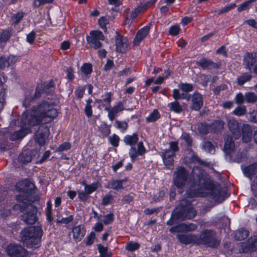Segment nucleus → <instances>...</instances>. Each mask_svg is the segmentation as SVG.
<instances>
[{"label": "nucleus", "instance_id": "nucleus-33", "mask_svg": "<svg viewBox=\"0 0 257 257\" xmlns=\"http://www.w3.org/2000/svg\"><path fill=\"white\" fill-rule=\"evenodd\" d=\"M172 96L176 100H177L179 99H183L187 100H189L192 97L191 94H188V92H184L181 94L180 93L179 90L177 89L173 90Z\"/></svg>", "mask_w": 257, "mask_h": 257}, {"label": "nucleus", "instance_id": "nucleus-29", "mask_svg": "<svg viewBox=\"0 0 257 257\" xmlns=\"http://www.w3.org/2000/svg\"><path fill=\"white\" fill-rule=\"evenodd\" d=\"M244 175L250 179L257 173V163L250 165L242 168Z\"/></svg>", "mask_w": 257, "mask_h": 257}, {"label": "nucleus", "instance_id": "nucleus-48", "mask_svg": "<svg viewBox=\"0 0 257 257\" xmlns=\"http://www.w3.org/2000/svg\"><path fill=\"white\" fill-rule=\"evenodd\" d=\"M111 94L110 92L107 93L104 98L102 99H97L96 100V102L100 105H105L103 103H107L108 105H109L111 101Z\"/></svg>", "mask_w": 257, "mask_h": 257}, {"label": "nucleus", "instance_id": "nucleus-22", "mask_svg": "<svg viewBox=\"0 0 257 257\" xmlns=\"http://www.w3.org/2000/svg\"><path fill=\"white\" fill-rule=\"evenodd\" d=\"M42 92L43 90L42 89L37 87L34 96H29V94H27L23 101V105L26 108L29 107L34 99H37L41 96Z\"/></svg>", "mask_w": 257, "mask_h": 257}, {"label": "nucleus", "instance_id": "nucleus-23", "mask_svg": "<svg viewBox=\"0 0 257 257\" xmlns=\"http://www.w3.org/2000/svg\"><path fill=\"white\" fill-rule=\"evenodd\" d=\"M34 187V184L28 180L20 181L16 185V187L18 191L22 192H26L28 190L32 191V189Z\"/></svg>", "mask_w": 257, "mask_h": 257}, {"label": "nucleus", "instance_id": "nucleus-21", "mask_svg": "<svg viewBox=\"0 0 257 257\" xmlns=\"http://www.w3.org/2000/svg\"><path fill=\"white\" fill-rule=\"evenodd\" d=\"M177 237L182 243L188 244H196L197 235L195 234H177Z\"/></svg>", "mask_w": 257, "mask_h": 257}, {"label": "nucleus", "instance_id": "nucleus-7", "mask_svg": "<svg viewBox=\"0 0 257 257\" xmlns=\"http://www.w3.org/2000/svg\"><path fill=\"white\" fill-rule=\"evenodd\" d=\"M220 241L216 236L214 230L206 229L202 231L199 235H197L196 244H202L211 248L217 247Z\"/></svg>", "mask_w": 257, "mask_h": 257}, {"label": "nucleus", "instance_id": "nucleus-49", "mask_svg": "<svg viewBox=\"0 0 257 257\" xmlns=\"http://www.w3.org/2000/svg\"><path fill=\"white\" fill-rule=\"evenodd\" d=\"M99 130L104 137H106L110 133L109 127L106 123H102L99 127Z\"/></svg>", "mask_w": 257, "mask_h": 257}, {"label": "nucleus", "instance_id": "nucleus-44", "mask_svg": "<svg viewBox=\"0 0 257 257\" xmlns=\"http://www.w3.org/2000/svg\"><path fill=\"white\" fill-rule=\"evenodd\" d=\"M98 249L100 253L99 257H111V253L108 251L107 247H104L101 244H98Z\"/></svg>", "mask_w": 257, "mask_h": 257}, {"label": "nucleus", "instance_id": "nucleus-12", "mask_svg": "<svg viewBox=\"0 0 257 257\" xmlns=\"http://www.w3.org/2000/svg\"><path fill=\"white\" fill-rule=\"evenodd\" d=\"M49 135V128L47 126L41 125L34 135L35 142L39 146H42L45 145L46 140Z\"/></svg>", "mask_w": 257, "mask_h": 257}, {"label": "nucleus", "instance_id": "nucleus-56", "mask_svg": "<svg viewBox=\"0 0 257 257\" xmlns=\"http://www.w3.org/2000/svg\"><path fill=\"white\" fill-rule=\"evenodd\" d=\"M233 249V245L230 242H225L223 244V251L226 254H231Z\"/></svg>", "mask_w": 257, "mask_h": 257}, {"label": "nucleus", "instance_id": "nucleus-63", "mask_svg": "<svg viewBox=\"0 0 257 257\" xmlns=\"http://www.w3.org/2000/svg\"><path fill=\"white\" fill-rule=\"evenodd\" d=\"M114 220V216L113 213H110L105 215L104 218L103 223L105 224H110Z\"/></svg>", "mask_w": 257, "mask_h": 257}, {"label": "nucleus", "instance_id": "nucleus-5", "mask_svg": "<svg viewBox=\"0 0 257 257\" xmlns=\"http://www.w3.org/2000/svg\"><path fill=\"white\" fill-rule=\"evenodd\" d=\"M42 235L40 226L26 227L21 231V241L27 247L37 248L40 245Z\"/></svg>", "mask_w": 257, "mask_h": 257}, {"label": "nucleus", "instance_id": "nucleus-4", "mask_svg": "<svg viewBox=\"0 0 257 257\" xmlns=\"http://www.w3.org/2000/svg\"><path fill=\"white\" fill-rule=\"evenodd\" d=\"M196 214V211L190 202L186 199H183L180 201L179 205L172 212L171 218L167 221V224L171 226L176 223L178 220L191 219Z\"/></svg>", "mask_w": 257, "mask_h": 257}, {"label": "nucleus", "instance_id": "nucleus-1", "mask_svg": "<svg viewBox=\"0 0 257 257\" xmlns=\"http://www.w3.org/2000/svg\"><path fill=\"white\" fill-rule=\"evenodd\" d=\"M194 173V169L193 170ZM207 190L211 197L218 202H222L225 199L226 192L219 185H216L203 172L199 171L195 176L193 174V180L190 182L187 194L189 197L202 196V191Z\"/></svg>", "mask_w": 257, "mask_h": 257}, {"label": "nucleus", "instance_id": "nucleus-13", "mask_svg": "<svg viewBox=\"0 0 257 257\" xmlns=\"http://www.w3.org/2000/svg\"><path fill=\"white\" fill-rule=\"evenodd\" d=\"M8 254L11 257H26L28 255L27 250L20 245H9L7 249Z\"/></svg>", "mask_w": 257, "mask_h": 257}, {"label": "nucleus", "instance_id": "nucleus-35", "mask_svg": "<svg viewBox=\"0 0 257 257\" xmlns=\"http://www.w3.org/2000/svg\"><path fill=\"white\" fill-rule=\"evenodd\" d=\"M155 2V0H152L143 5L141 4L135 9L134 12L136 14L137 16H138L141 12L145 11L147 10V9L152 6Z\"/></svg>", "mask_w": 257, "mask_h": 257}, {"label": "nucleus", "instance_id": "nucleus-11", "mask_svg": "<svg viewBox=\"0 0 257 257\" xmlns=\"http://www.w3.org/2000/svg\"><path fill=\"white\" fill-rule=\"evenodd\" d=\"M90 36H87L86 40L90 46L95 49L102 47L100 40H104V36L100 31H92L90 33Z\"/></svg>", "mask_w": 257, "mask_h": 257}, {"label": "nucleus", "instance_id": "nucleus-34", "mask_svg": "<svg viewBox=\"0 0 257 257\" xmlns=\"http://www.w3.org/2000/svg\"><path fill=\"white\" fill-rule=\"evenodd\" d=\"M252 78V75L247 73H244L237 77L236 83L239 86L243 85L245 83L249 81Z\"/></svg>", "mask_w": 257, "mask_h": 257}, {"label": "nucleus", "instance_id": "nucleus-52", "mask_svg": "<svg viewBox=\"0 0 257 257\" xmlns=\"http://www.w3.org/2000/svg\"><path fill=\"white\" fill-rule=\"evenodd\" d=\"M199 131L203 134H206L207 133L210 132V124L203 123H201L198 125Z\"/></svg>", "mask_w": 257, "mask_h": 257}, {"label": "nucleus", "instance_id": "nucleus-46", "mask_svg": "<svg viewBox=\"0 0 257 257\" xmlns=\"http://www.w3.org/2000/svg\"><path fill=\"white\" fill-rule=\"evenodd\" d=\"M11 56L10 57H0V68L4 69L6 67H8L10 66V59L11 58Z\"/></svg>", "mask_w": 257, "mask_h": 257}, {"label": "nucleus", "instance_id": "nucleus-64", "mask_svg": "<svg viewBox=\"0 0 257 257\" xmlns=\"http://www.w3.org/2000/svg\"><path fill=\"white\" fill-rule=\"evenodd\" d=\"M95 238V233L94 232H91L86 238V244L88 245H90L92 244L94 242Z\"/></svg>", "mask_w": 257, "mask_h": 257}, {"label": "nucleus", "instance_id": "nucleus-19", "mask_svg": "<svg viewBox=\"0 0 257 257\" xmlns=\"http://www.w3.org/2000/svg\"><path fill=\"white\" fill-rule=\"evenodd\" d=\"M116 50L117 52L124 53L128 46L127 39L126 37L117 34L115 38Z\"/></svg>", "mask_w": 257, "mask_h": 257}, {"label": "nucleus", "instance_id": "nucleus-58", "mask_svg": "<svg viewBox=\"0 0 257 257\" xmlns=\"http://www.w3.org/2000/svg\"><path fill=\"white\" fill-rule=\"evenodd\" d=\"M115 126L117 128L120 129L122 132H123L127 129L128 124L125 121H120L118 120H116L115 122Z\"/></svg>", "mask_w": 257, "mask_h": 257}, {"label": "nucleus", "instance_id": "nucleus-41", "mask_svg": "<svg viewBox=\"0 0 257 257\" xmlns=\"http://www.w3.org/2000/svg\"><path fill=\"white\" fill-rule=\"evenodd\" d=\"M169 106L171 110L176 113H180L183 110L182 106L176 100L175 101L169 103Z\"/></svg>", "mask_w": 257, "mask_h": 257}, {"label": "nucleus", "instance_id": "nucleus-9", "mask_svg": "<svg viewBox=\"0 0 257 257\" xmlns=\"http://www.w3.org/2000/svg\"><path fill=\"white\" fill-rule=\"evenodd\" d=\"M189 172L184 167H178L173 174L174 184L178 188H182L186 184Z\"/></svg>", "mask_w": 257, "mask_h": 257}, {"label": "nucleus", "instance_id": "nucleus-2", "mask_svg": "<svg viewBox=\"0 0 257 257\" xmlns=\"http://www.w3.org/2000/svg\"><path fill=\"white\" fill-rule=\"evenodd\" d=\"M55 104L50 101L43 100L33 109L23 113L22 120L26 125L34 126L51 122L58 115V111L54 107Z\"/></svg>", "mask_w": 257, "mask_h": 257}, {"label": "nucleus", "instance_id": "nucleus-10", "mask_svg": "<svg viewBox=\"0 0 257 257\" xmlns=\"http://www.w3.org/2000/svg\"><path fill=\"white\" fill-rule=\"evenodd\" d=\"M239 250L241 252L251 253V256L256 254L257 250V234L251 236L247 241L242 242Z\"/></svg>", "mask_w": 257, "mask_h": 257}, {"label": "nucleus", "instance_id": "nucleus-26", "mask_svg": "<svg viewBox=\"0 0 257 257\" xmlns=\"http://www.w3.org/2000/svg\"><path fill=\"white\" fill-rule=\"evenodd\" d=\"M124 106L122 102H118L116 105L113 106L109 111L108 117L111 121H113L117 116L118 113L124 109Z\"/></svg>", "mask_w": 257, "mask_h": 257}, {"label": "nucleus", "instance_id": "nucleus-47", "mask_svg": "<svg viewBox=\"0 0 257 257\" xmlns=\"http://www.w3.org/2000/svg\"><path fill=\"white\" fill-rule=\"evenodd\" d=\"M81 71L86 75L90 74L92 71V66L90 63H85L81 67Z\"/></svg>", "mask_w": 257, "mask_h": 257}, {"label": "nucleus", "instance_id": "nucleus-38", "mask_svg": "<svg viewBox=\"0 0 257 257\" xmlns=\"http://www.w3.org/2000/svg\"><path fill=\"white\" fill-rule=\"evenodd\" d=\"M25 13L23 12H19L13 15L11 17L12 24L16 26L18 25L24 17Z\"/></svg>", "mask_w": 257, "mask_h": 257}, {"label": "nucleus", "instance_id": "nucleus-54", "mask_svg": "<svg viewBox=\"0 0 257 257\" xmlns=\"http://www.w3.org/2000/svg\"><path fill=\"white\" fill-rule=\"evenodd\" d=\"M97 189V183H93L91 185H85V191L88 194H90L94 191H96Z\"/></svg>", "mask_w": 257, "mask_h": 257}, {"label": "nucleus", "instance_id": "nucleus-17", "mask_svg": "<svg viewBox=\"0 0 257 257\" xmlns=\"http://www.w3.org/2000/svg\"><path fill=\"white\" fill-rule=\"evenodd\" d=\"M228 126L231 133L232 137L235 140L239 139L241 136V133L237 120L234 118L228 119Z\"/></svg>", "mask_w": 257, "mask_h": 257}, {"label": "nucleus", "instance_id": "nucleus-32", "mask_svg": "<svg viewBox=\"0 0 257 257\" xmlns=\"http://www.w3.org/2000/svg\"><path fill=\"white\" fill-rule=\"evenodd\" d=\"M225 144L224 149L226 153H230L233 150L234 147V142L232 140V138L227 135L225 137Z\"/></svg>", "mask_w": 257, "mask_h": 257}, {"label": "nucleus", "instance_id": "nucleus-50", "mask_svg": "<svg viewBox=\"0 0 257 257\" xmlns=\"http://www.w3.org/2000/svg\"><path fill=\"white\" fill-rule=\"evenodd\" d=\"M108 20L105 17H101L98 20V24L104 32H106L107 31L106 25L108 24Z\"/></svg>", "mask_w": 257, "mask_h": 257}, {"label": "nucleus", "instance_id": "nucleus-6", "mask_svg": "<svg viewBox=\"0 0 257 257\" xmlns=\"http://www.w3.org/2000/svg\"><path fill=\"white\" fill-rule=\"evenodd\" d=\"M138 140V135L136 133H134L132 135H127L123 139L126 145L132 146L129 151V155L133 162L136 160L139 156H142L146 152V149L142 142L138 144L137 149L133 146L137 143Z\"/></svg>", "mask_w": 257, "mask_h": 257}, {"label": "nucleus", "instance_id": "nucleus-55", "mask_svg": "<svg viewBox=\"0 0 257 257\" xmlns=\"http://www.w3.org/2000/svg\"><path fill=\"white\" fill-rule=\"evenodd\" d=\"M108 140L110 144L113 147H116L118 146L119 138L116 135L113 134L112 136H110Z\"/></svg>", "mask_w": 257, "mask_h": 257}, {"label": "nucleus", "instance_id": "nucleus-15", "mask_svg": "<svg viewBox=\"0 0 257 257\" xmlns=\"http://www.w3.org/2000/svg\"><path fill=\"white\" fill-rule=\"evenodd\" d=\"M196 64L201 67L203 70L217 69L221 65L220 63H214L212 60L207 59L205 58H202L199 61L196 62Z\"/></svg>", "mask_w": 257, "mask_h": 257}, {"label": "nucleus", "instance_id": "nucleus-40", "mask_svg": "<svg viewBox=\"0 0 257 257\" xmlns=\"http://www.w3.org/2000/svg\"><path fill=\"white\" fill-rule=\"evenodd\" d=\"M245 101L249 103H255L257 102V95L253 92L245 93Z\"/></svg>", "mask_w": 257, "mask_h": 257}, {"label": "nucleus", "instance_id": "nucleus-61", "mask_svg": "<svg viewBox=\"0 0 257 257\" xmlns=\"http://www.w3.org/2000/svg\"><path fill=\"white\" fill-rule=\"evenodd\" d=\"M250 5L251 3L249 2V1L243 3L238 6L237 8V11L238 12H241L244 10H246L249 9Z\"/></svg>", "mask_w": 257, "mask_h": 257}, {"label": "nucleus", "instance_id": "nucleus-57", "mask_svg": "<svg viewBox=\"0 0 257 257\" xmlns=\"http://www.w3.org/2000/svg\"><path fill=\"white\" fill-rule=\"evenodd\" d=\"M234 101L236 104L241 105L245 101V94L243 95L240 92L237 93L235 96Z\"/></svg>", "mask_w": 257, "mask_h": 257}, {"label": "nucleus", "instance_id": "nucleus-42", "mask_svg": "<svg viewBox=\"0 0 257 257\" xmlns=\"http://www.w3.org/2000/svg\"><path fill=\"white\" fill-rule=\"evenodd\" d=\"M160 117V114L157 109H154L146 118L148 122H155Z\"/></svg>", "mask_w": 257, "mask_h": 257}, {"label": "nucleus", "instance_id": "nucleus-27", "mask_svg": "<svg viewBox=\"0 0 257 257\" xmlns=\"http://www.w3.org/2000/svg\"><path fill=\"white\" fill-rule=\"evenodd\" d=\"M30 126L28 123H27L26 125L23 123L22 121V120L21 119V127L19 131H16L13 134H12L11 136V140L12 141H16L19 139H21L23 138H24L26 135L27 134V132L24 129V127H26L27 126Z\"/></svg>", "mask_w": 257, "mask_h": 257}, {"label": "nucleus", "instance_id": "nucleus-53", "mask_svg": "<svg viewBox=\"0 0 257 257\" xmlns=\"http://www.w3.org/2000/svg\"><path fill=\"white\" fill-rule=\"evenodd\" d=\"M71 147V145L68 142H64L61 144L57 148L56 152L61 153L63 151H66L70 150Z\"/></svg>", "mask_w": 257, "mask_h": 257}, {"label": "nucleus", "instance_id": "nucleus-59", "mask_svg": "<svg viewBox=\"0 0 257 257\" xmlns=\"http://www.w3.org/2000/svg\"><path fill=\"white\" fill-rule=\"evenodd\" d=\"M235 156H229L230 160H232L233 162L239 163L242 161L243 155L241 152H238L235 155Z\"/></svg>", "mask_w": 257, "mask_h": 257}, {"label": "nucleus", "instance_id": "nucleus-3", "mask_svg": "<svg viewBox=\"0 0 257 257\" xmlns=\"http://www.w3.org/2000/svg\"><path fill=\"white\" fill-rule=\"evenodd\" d=\"M16 198L20 203L15 204L13 208L15 210H20L23 213L21 219L28 224L35 223L38 220L37 209L32 204V200L27 194H20Z\"/></svg>", "mask_w": 257, "mask_h": 257}, {"label": "nucleus", "instance_id": "nucleus-45", "mask_svg": "<svg viewBox=\"0 0 257 257\" xmlns=\"http://www.w3.org/2000/svg\"><path fill=\"white\" fill-rule=\"evenodd\" d=\"M179 87L184 92H189L193 90V85L189 83H182L179 84Z\"/></svg>", "mask_w": 257, "mask_h": 257}, {"label": "nucleus", "instance_id": "nucleus-31", "mask_svg": "<svg viewBox=\"0 0 257 257\" xmlns=\"http://www.w3.org/2000/svg\"><path fill=\"white\" fill-rule=\"evenodd\" d=\"M224 123L220 120H215L210 124V132L217 133L222 131L224 128Z\"/></svg>", "mask_w": 257, "mask_h": 257}, {"label": "nucleus", "instance_id": "nucleus-18", "mask_svg": "<svg viewBox=\"0 0 257 257\" xmlns=\"http://www.w3.org/2000/svg\"><path fill=\"white\" fill-rule=\"evenodd\" d=\"M192 104L190 108L196 111L199 110L203 104V99L202 95L198 93L195 92L191 97Z\"/></svg>", "mask_w": 257, "mask_h": 257}, {"label": "nucleus", "instance_id": "nucleus-43", "mask_svg": "<svg viewBox=\"0 0 257 257\" xmlns=\"http://www.w3.org/2000/svg\"><path fill=\"white\" fill-rule=\"evenodd\" d=\"M202 148L209 153L213 154L215 152L214 147L210 142L205 141L203 142Z\"/></svg>", "mask_w": 257, "mask_h": 257}, {"label": "nucleus", "instance_id": "nucleus-60", "mask_svg": "<svg viewBox=\"0 0 257 257\" xmlns=\"http://www.w3.org/2000/svg\"><path fill=\"white\" fill-rule=\"evenodd\" d=\"M140 247L139 243L137 242H130L126 245V248L129 251H135L138 249Z\"/></svg>", "mask_w": 257, "mask_h": 257}, {"label": "nucleus", "instance_id": "nucleus-37", "mask_svg": "<svg viewBox=\"0 0 257 257\" xmlns=\"http://www.w3.org/2000/svg\"><path fill=\"white\" fill-rule=\"evenodd\" d=\"M247 112L246 107L243 105H239L232 112V114L236 116H242Z\"/></svg>", "mask_w": 257, "mask_h": 257}, {"label": "nucleus", "instance_id": "nucleus-39", "mask_svg": "<svg viewBox=\"0 0 257 257\" xmlns=\"http://www.w3.org/2000/svg\"><path fill=\"white\" fill-rule=\"evenodd\" d=\"M249 235V232L247 230L241 229L237 231L235 233V238L237 240H242Z\"/></svg>", "mask_w": 257, "mask_h": 257}, {"label": "nucleus", "instance_id": "nucleus-16", "mask_svg": "<svg viewBox=\"0 0 257 257\" xmlns=\"http://www.w3.org/2000/svg\"><path fill=\"white\" fill-rule=\"evenodd\" d=\"M197 228V225L194 223H182L173 226L170 229L171 232H189L195 230Z\"/></svg>", "mask_w": 257, "mask_h": 257}, {"label": "nucleus", "instance_id": "nucleus-30", "mask_svg": "<svg viewBox=\"0 0 257 257\" xmlns=\"http://www.w3.org/2000/svg\"><path fill=\"white\" fill-rule=\"evenodd\" d=\"M32 159V153L30 150H25L20 154L18 160L22 163H28Z\"/></svg>", "mask_w": 257, "mask_h": 257}, {"label": "nucleus", "instance_id": "nucleus-36", "mask_svg": "<svg viewBox=\"0 0 257 257\" xmlns=\"http://www.w3.org/2000/svg\"><path fill=\"white\" fill-rule=\"evenodd\" d=\"M13 32V30L11 28L4 30L0 36V42L5 43L9 40Z\"/></svg>", "mask_w": 257, "mask_h": 257}, {"label": "nucleus", "instance_id": "nucleus-24", "mask_svg": "<svg viewBox=\"0 0 257 257\" xmlns=\"http://www.w3.org/2000/svg\"><path fill=\"white\" fill-rule=\"evenodd\" d=\"M242 141L244 143L249 142L252 137V131L251 126L248 124H244L242 127Z\"/></svg>", "mask_w": 257, "mask_h": 257}, {"label": "nucleus", "instance_id": "nucleus-62", "mask_svg": "<svg viewBox=\"0 0 257 257\" xmlns=\"http://www.w3.org/2000/svg\"><path fill=\"white\" fill-rule=\"evenodd\" d=\"M235 7H236L235 4H231L229 5H228V6L223 8L222 9H221L219 11L218 14L221 15V14L225 13L229 11L230 10L234 9Z\"/></svg>", "mask_w": 257, "mask_h": 257}, {"label": "nucleus", "instance_id": "nucleus-51", "mask_svg": "<svg viewBox=\"0 0 257 257\" xmlns=\"http://www.w3.org/2000/svg\"><path fill=\"white\" fill-rule=\"evenodd\" d=\"M181 139L183 140L187 144V146L191 147L193 142V139L191 136L188 133H183L181 137Z\"/></svg>", "mask_w": 257, "mask_h": 257}, {"label": "nucleus", "instance_id": "nucleus-8", "mask_svg": "<svg viewBox=\"0 0 257 257\" xmlns=\"http://www.w3.org/2000/svg\"><path fill=\"white\" fill-rule=\"evenodd\" d=\"M169 148L161 152V156L164 165L168 169H173L174 158L176 153L179 151L178 142L171 141L169 143Z\"/></svg>", "mask_w": 257, "mask_h": 257}, {"label": "nucleus", "instance_id": "nucleus-28", "mask_svg": "<svg viewBox=\"0 0 257 257\" xmlns=\"http://www.w3.org/2000/svg\"><path fill=\"white\" fill-rule=\"evenodd\" d=\"M126 180H111L107 184L105 187L108 189H112L114 190L118 191L121 189H123V183L125 182Z\"/></svg>", "mask_w": 257, "mask_h": 257}, {"label": "nucleus", "instance_id": "nucleus-14", "mask_svg": "<svg viewBox=\"0 0 257 257\" xmlns=\"http://www.w3.org/2000/svg\"><path fill=\"white\" fill-rule=\"evenodd\" d=\"M256 53H247L245 55L243 59V64L245 69L251 71L254 67L257 65L256 64Z\"/></svg>", "mask_w": 257, "mask_h": 257}, {"label": "nucleus", "instance_id": "nucleus-25", "mask_svg": "<svg viewBox=\"0 0 257 257\" xmlns=\"http://www.w3.org/2000/svg\"><path fill=\"white\" fill-rule=\"evenodd\" d=\"M85 229L84 225H79L72 229L73 236L76 241H80L85 234Z\"/></svg>", "mask_w": 257, "mask_h": 257}, {"label": "nucleus", "instance_id": "nucleus-20", "mask_svg": "<svg viewBox=\"0 0 257 257\" xmlns=\"http://www.w3.org/2000/svg\"><path fill=\"white\" fill-rule=\"evenodd\" d=\"M150 30L149 26H146L140 29L137 32L134 40L133 43L135 45H138L146 36L148 35Z\"/></svg>", "mask_w": 257, "mask_h": 257}]
</instances>
